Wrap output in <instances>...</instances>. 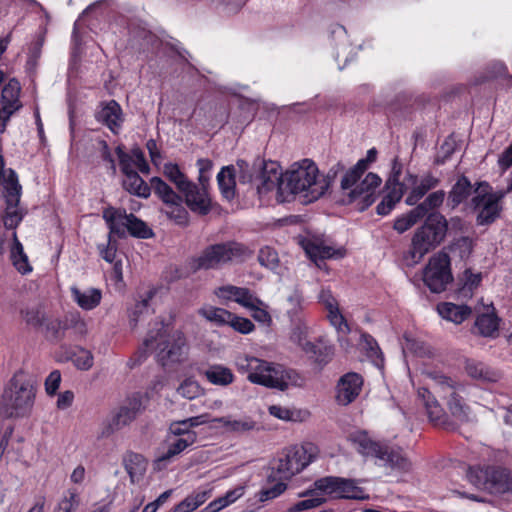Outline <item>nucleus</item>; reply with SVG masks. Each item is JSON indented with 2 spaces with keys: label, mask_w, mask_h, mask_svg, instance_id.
Wrapping results in <instances>:
<instances>
[{
  "label": "nucleus",
  "mask_w": 512,
  "mask_h": 512,
  "mask_svg": "<svg viewBox=\"0 0 512 512\" xmlns=\"http://www.w3.org/2000/svg\"><path fill=\"white\" fill-rule=\"evenodd\" d=\"M433 381L436 391L445 400L448 414L444 411L438 400L425 388H419L417 395L423 404L430 422L446 430H455L456 423L466 424L475 420V414L464 398L458 393L462 385L444 374L438 372L428 373Z\"/></svg>",
  "instance_id": "nucleus-1"
},
{
  "label": "nucleus",
  "mask_w": 512,
  "mask_h": 512,
  "mask_svg": "<svg viewBox=\"0 0 512 512\" xmlns=\"http://www.w3.org/2000/svg\"><path fill=\"white\" fill-rule=\"evenodd\" d=\"M445 198L443 190H437L430 193L426 199L416 207L423 208V217L425 221L419 227L411 242V247L405 255L407 265L413 266L419 263L423 257L438 246L446 236L448 224L445 217L439 212H431L442 205Z\"/></svg>",
  "instance_id": "nucleus-2"
},
{
  "label": "nucleus",
  "mask_w": 512,
  "mask_h": 512,
  "mask_svg": "<svg viewBox=\"0 0 512 512\" xmlns=\"http://www.w3.org/2000/svg\"><path fill=\"white\" fill-rule=\"evenodd\" d=\"M329 188V181L320 179L316 164L310 159L294 163L284 174L280 190L303 194L308 201L319 199Z\"/></svg>",
  "instance_id": "nucleus-3"
},
{
  "label": "nucleus",
  "mask_w": 512,
  "mask_h": 512,
  "mask_svg": "<svg viewBox=\"0 0 512 512\" xmlns=\"http://www.w3.org/2000/svg\"><path fill=\"white\" fill-rule=\"evenodd\" d=\"M36 388L32 379L23 371L10 379L0 401V413L6 418L28 417L34 407Z\"/></svg>",
  "instance_id": "nucleus-4"
},
{
  "label": "nucleus",
  "mask_w": 512,
  "mask_h": 512,
  "mask_svg": "<svg viewBox=\"0 0 512 512\" xmlns=\"http://www.w3.org/2000/svg\"><path fill=\"white\" fill-rule=\"evenodd\" d=\"M156 325H160V328L156 333L150 331L145 338L140 349L141 357H146L148 351L155 350L156 357L163 366L184 361L188 346L183 332L170 331L168 325H164L163 322Z\"/></svg>",
  "instance_id": "nucleus-5"
},
{
  "label": "nucleus",
  "mask_w": 512,
  "mask_h": 512,
  "mask_svg": "<svg viewBox=\"0 0 512 512\" xmlns=\"http://www.w3.org/2000/svg\"><path fill=\"white\" fill-rule=\"evenodd\" d=\"M252 251L237 241H226L207 246L194 259L195 269H219L232 263H241L248 259Z\"/></svg>",
  "instance_id": "nucleus-6"
},
{
  "label": "nucleus",
  "mask_w": 512,
  "mask_h": 512,
  "mask_svg": "<svg viewBox=\"0 0 512 512\" xmlns=\"http://www.w3.org/2000/svg\"><path fill=\"white\" fill-rule=\"evenodd\" d=\"M314 456L315 447L312 444L290 447L283 451L272 469L280 480H289L308 466Z\"/></svg>",
  "instance_id": "nucleus-7"
},
{
  "label": "nucleus",
  "mask_w": 512,
  "mask_h": 512,
  "mask_svg": "<svg viewBox=\"0 0 512 512\" xmlns=\"http://www.w3.org/2000/svg\"><path fill=\"white\" fill-rule=\"evenodd\" d=\"M103 219L109 227L110 234L124 236L127 230L132 236L142 239L150 238L153 235L152 230L145 222L133 214H127L125 210L107 208L103 211Z\"/></svg>",
  "instance_id": "nucleus-8"
},
{
  "label": "nucleus",
  "mask_w": 512,
  "mask_h": 512,
  "mask_svg": "<svg viewBox=\"0 0 512 512\" xmlns=\"http://www.w3.org/2000/svg\"><path fill=\"white\" fill-rule=\"evenodd\" d=\"M154 193L164 203L163 212L179 225L188 222V212L183 205V199L166 182L159 177L151 178Z\"/></svg>",
  "instance_id": "nucleus-9"
},
{
  "label": "nucleus",
  "mask_w": 512,
  "mask_h": 512,
  "mask_svg": "<svg viewBox=\"0 0 512 512\" xmlns=\"http://www.w3.org/2000/svg\"><path fill=\"white\" fill-rule=\"evenodd\" d=\"M452 279L450 259L446 253H438L429 259L423 271V281L431 292H443Z\"/></svg>",
  "instance_id": "nucleus-10"
},
{
  "label": "nucleus",
  "mask_w": 512,
  "mask_h": 512,
  "mask_svg": "<svg viewBox=\"0 0 512 512\" xmlns=\"http://www.w3.org/2000/svg\"><path fill=\"white\" fill-rule=\"evenodd\" d=\"M382 183L381 178L375 173H368L361 181L355 180L351 186L342 187V192L347 195L349 203H357L361 210L372 205L375 200Z\"/></svg>",
  "instance_id": "nucleus-11"
},
{
  "label": "nucleus",
  "mask_w": 512,
  "mask_h": 512,
  "mask_svg": "<svg viewBox=\"0 0 512 512\" xmlns=\"http://www.w3.org/2000/svg\"><path fill=\"white\" fill-rule=\"evenodd\" d=\"M5 200L6 207L2 214V220L5 228L15 229L22 221L24 212L19 207L21 196V185L15 171H11L7 179H5Z\"/></svg>",
  "instance_id": "nucleus-12"
},
{
  "label": "nucleus",
  "mask_w": 512,
  "mask_h": 512,
  "mask_svg": "<svg viewBox=\"0 0 512 512\" xmlns=\"http://www.w3.org/2000/svg\"><path fill=\"white\" fill-rule=\"evenodd\" d=\"M310 327L307 320L291 322L289 340L296 345L305 355L317 363L327 362L328 348H323L309 340Z\"/></svg>",
  "instance_id": "nucleus-13"
},
{
  "label": "nucleus",
  "mask_w": 512,
  "mask_h": 512,
  "mask_svg": "<svg viewBox=\"0 0 512 512\" xmlns=\"http://www.w3.org/2000/svg\"><path fill=\"white\" fill-rule=\"evenodd\" d=\"M500 197L488 192V185H481L475 190L471 199L472 207L478 211L477 223L487 225L492 223L500 213Z\"/></svg>",
  "instance_id": "nucleus-14"
},
{
  "label": "nucleus",
  "mask_w": 512,
  "mask_h": 512,
  "mask_svg": "<svg viewBox=\"0 0 512 512\" xmlns=\"http://www.w3.org/2000/svg\"><path fill=\"white\" fill-rule=\"evenodd\" d=\"M402 164L398 158L392 161L391 174L386 182V195L377 207L379 215H387L404 195V178L401 180Z\"/></svg>",
  "instance_id": "nucleus-15"
},
{
  "label": "nucleus",
  "mask_w": 512,
  "mask_h": 512,
  "mask_svg": "<svg viewBox=\"0 0 512 512\" xmlns=\"http://www.w3.org/2000/svg\"><path fill=\"white\" fill-rule=\"evenodd\" d=\"M468 478L477 488L492 492L498 491L504 486L507 475L503 469L486 466L470 468Z\"/></svg>",
  "instance_id": "nucleus-16"
},
{
  "label": "nucleus",
  "mask_w": 512,
  "mask_h": 512,
  "mask_svg": "<svg viewBox=\"0 0 512 512\" xmlns=\"http://www.w3.org/2000/svg\"><path fill=\"white\" fill-rule=\"evenodd\" d=\"M440 180L432 173H425L418 177L410 172L404 175V193L410 190L405 202L413 206L430 190L436 188Z\"/></svg>",
  "instance_id": "nucleus-17"
},
{
  "label": "nucleus",
  "mask_w": 512,
  "mask_h": 512,
  "mask_svg": "<svg viewBox=\"0 0 512 512\" xmlns=\"http://www.w3.org/2000/svg\"><path fill=\"white\" fill-rule=\"evenodd\" d=\"M316 490L335 498H360V490L353 481L340 477L327 476L314 483Z\"/></svg>",
  "instance_id": "nucleus-18"
},
{
  "label": "nucleus",
  "mask_w": 512,
  "mask_h": 512,
  "mask_svg": "<svg viewBox=\"0 0 512 512\" xmlns=\"http://www.w3.org/2000/svg\"><path fill=\"white\" fill-rule=\"evenodd\" d=\"M269 372H263L264 378L270 380V383L260 384L267 388L284 391L290 386H300L302 377L292 369H286L280 364L269 362Z\"/></svg>",
  "instance_id": "nucleus-19"
},
{
  "label": "nucleus",
  "mask_w": 512,
  "mask_h": 512,
  "mask_svg": "<svg viewBox=\"0 0 512 512\" xmlns=\"http://www.w3.org/2000/svg\"><path fill=\"white\" fill-rule=\"evenodd\" d=\"M21 90V84L16 78L9 79L1 90L0 117L7 122L23 107L20 100Z\"/></svg>",
  "instance_id": "nucleus-20"
},
{
  "label": "nucleus",
  "mask_w": 512,
  "mask_h": 512,
  "mask_svg": "<svg viewBox=\"0 0 512 512\" xmlns=\"http://www.w3.org/2000/svg\"><path fill=\"white\" fill-rule=\"evenodd\" d=\"M142 409V401L140 397L135 396L131 398L126 405L121 406L111 417L106 429L102 432V435L108 436L129 425L141 413Z\"/></svg>",
  "instance_id": "nucleus-21"
},
{
  "label": "nucleus",
  "mask_w": 512,
  "mask_h": 512,
  "mask_svg": "<svg viewBox=\"0 0 512 512\" xmlns=\"http://www.w3.org/2000/svg\"><path fill=\"white\" fill-rule=\"evenodd\" d=\"M236 366L240 373L247 374V379L253 384H267L270 380L264 378L263 372H269V362L253 356H239Z\"/></svg>",
  "instance_id": "nucleus-22"
},
{
  "label": "nucleus",
  "mask_w": 512,
  "mask_h": 512,
  "mask_svg": "<svg viewBox=\"0 0 512 512\" xmlns=\"http://www.w3.org/2000/svg\"><path fill=\"white\" fill-rule=\"evenodd\" d=\"M236 366L240 373L247 374V379L253 384H267L270 380L264 378L263 372H269V362L253 356H239Z\"/></svg>",
  "instance_id": "nucleus-23"
},
{
  "label": "nucleus",
  "mask_w": 512,
  "mask_h": 512,
  "mask_svg": "<svg viewBox=\"0 0 512 512\" xmlns=\"http://www.w3.org/2000/svg\"><path fill=\"white\" fill-rule=\"evenodd\" d=\"M363 385L361 375L349 372L343 375L336 386V401L346 406L352 403L360 394Z\"/></svg>",
  "instance_id": "nucleus-24"
},
{
  "label": "nucleus",
  "mask_w": 512,
  "mask_h": 512,
  "mask_svg": "<svg viewBox=\"0 0 512 512\" xmlns=\"http://www.w3.org/2000/svg\"><path fill=\"white\" fill-rule=\"evenodd\" d=\"M284 175L280 172V166L274 161H264L261 172L255 181L258 194L264 195L281 185Z\"/></svg>",
  "instance_id": "nucleus-25"
},
{
  "label": "nucleus",
  "mask_w": 512,
  "mask_h": 512,
  "mask_svg": "<svg viewBox=\"0 0 512 512\" xmlns=\"http://www.w3.org/2000/svg\"><path fill=\"white\" fill-rule=\"evenodd\" d=\"M301 245L307 254V256L314 261L318 266V260L324 259H339L345 254L344 249H335L329 245H326L322 240L318 238H305L301 241Z\"/></svg>",
  "instance_id": "nucleus-26"
},
{
  "label": "nucleus",
  "mask_w": 512,
  "mask_h": 512,
  "mask_svg": "<svg viewBox=\"0 0 512 512\" xmlns=\"http://www.w3.org/2000/svg\"><path fill=\"white\" fill-rule=\"evenodd\" d=\"M319 302L325 307L327 310V317L333 327L337 330V332L342 334H348L350 328L345 320L344 316L341 314L339 310L338 301L332 295L329 289H322L319 293Z\"/></svg>",
  "instance_id": "nucleus-27"
},
{
  "label": "nucleus",
  "mask_w": 512,
  "mask_h": 512,
  "mask_svg": "<svg viewBox=\"0 0 512 512\" xmlns=\"http://www.w3.org/2000/svg\"><path fill=\"white\" fill-rule=\"evenodd\" d=\"M181 192L184 194L186 205L191 211L201 215L209 213L211 200L206 189H201L196 184L190 182Z\"/></svg>",
  "instance_id": "nucleus-28"
},
{
  "label": "nucleus",
  "mask_w": 512,
  "mask_h": 512,
  "mask_svg": "<svg viewBox=\"0 0 512 512\" xmlns=\"http://www.w3.org/2000/svg\"><path fill=\"white\" fill-rule=\"evenodd\" d=\"M196 440V433H188L186 437H175L167 442V449L159 455L154 465L157 469H162L175 456L183 452L188 446L192 445Z\"/></svg>",
  "instance_id": "nucleus-29"
},
{
  "label": "nucleus",
  "mask_w": 512,
  "mask_h": 512,
  "mask_svg": "<svg viewBox=\"0 0 512 512\" xmlns=\"http://www.w3.org/2000/svg\"><path fill=\"white\" fill-rule=\"evenodd\" d=\"M215 295L223 300H233L245 308L253 306V303H258V297L244 287L233 285L221 286L215 290Z\"/></svg>",
  "instance_id": "nucleus-30"
},
{
  "label": "nucleus",
  "mask_w": 512,
  "mask_h": 512,
  "mask_svg": "<svg viewBox=\"0 0 512 512\" xmlns=\"http://www.w3.org/2000/svg\"><path fill=\"white\" fill-rule=\"evenodd\" d=\"M464 371L471 379L481 383H494L500 378V374L482 361L466 359Z\"/></svg>",
  "instance_id": "nucleus-31"
},
{
  "label": "nucleus",
  "mask_w": 512,
  "mask_h": 512,
  "mask_svg": "<svg viewBox=\"0 0 512 512\" xmlns=\"http://www.w3.org/2000/svg\"><path fill=\"white\" fill-rule=\"evenodd\" d=\"M348 441L352 446L363 456L377 457L381 452L379 442L373 440L369 434L364 430H355L348 435Z\"/></svg>",
  "instance_id": "nucleus-32"
},
{
  "label": "nucleus",
  "mask_w": 512,
  "mask_h": 512,
  "mask_svg": "<svg viewBox=\"0 0 512 512\" xmlns=\"http://www.w3.org/2000/svg\"><path fill=\"white\" fill-rule=\"evenodd\" d=\"M96 118L99 122L106 125L111 132L117 134L123 123L121 106L116 101L111 100L101 108Z\"/></svg>",
  "instance_id": "nucleus-33"
},
{
  "label": "nucleus",
  "mask_w": 512,
  "mask_h": 512,
  "mask_svg": "<svg viewBox=\"0 0 512 512\" xmlns=\"http://www.w3.org/2000/svg\"><path fill=\"white\" fill-rule=\"evenodd\" d=\"M206 380L215 386L227 387L235 380L233 371L222 364H210L200 371Z\"/></svg>",
  "instance_id": "nucleus-34"
},
{
  "label": "nucleus",
  "mask_w": 512,
  "mask_h": 512,
  "mask_svg": "<svg viewBox=\"0 0 512 512\" xmlns=\"http://www.w3.org/2000/svg\"><path fill=\"white\" fill-rule=\"evenodd\" d=\"M376 459L380 465L391 469L406 471L410 467V462L400 449H389L384 445L381 446V452L378 453Z\"/></svg>",
  "instance_id": "nucleus-35"
},
{
  "label": "nucleus",
  "mask_w": 512,
  "mask_h": 512,
  "mask_svg": "<svg viewBox=\"0 0 512 512\" xmlns=\"http://www.w3.org/2000/svg\"><path fill=\"white\" fill-rule=\"evenodd\" d=\"M376 159L377 150L375 148L369 149L365 158L358 160L352 168L344 173L342 177V187L347 188L351 186L355 180L360 179V177L369 168L370 164L375 162Z\"/></svg>",
  "instance_id": "nucleus-36"
},
{
  "label": "nucleus",
  "mask_w": 512,
  "mask_h": 512,
  "mask_svg": "<svg viewBox=\"0 0 512 512\" xmlns=\"http://www.w3.org/2000/svg\"><path fill=\"white\" fill-rule=\"evenodd\" d=\"M214 422L220 424L228 432L245 433L257 428V422L250 416H242L233 418L232 416H224L215 418Z\"/></svg>",
  "instance_id": "nucleus-37"
},
{
  "label": "nucleus",
  "mask_w": 512,
  "mask_h": 512,
  "mask_svg": "<svg viewBox=\"0 0 512 512\" xmlns=\"http://www.w3.org/2000/svg\"><path fill=\"white\" fill-rule=\"evenodd\" d=\"M71 295L73 300L83 310H92L96 308L102 299V292L97 288H88L82 291L77 287H72Z\"/></svg>",
  "instance_id": "nucleus-38"
},
{
  "label": "nucleus",
  "mask_w": 512,
  "mask_h": 512,
  "mask_svg": "<svg viewBox=\"0 0 512 512\" xmlns=\"http://www.w3.org/2000/svg\"><path fill=\"white\" fill-rule=\"evenodd\" d=\"M439 315L455 324H460L471 314V308L467 305H456L450 302H444L437 305Z\"/></svg>",
  "instance_id": "nucleus-39"
},
{
  "label": "nucleus",
  "mask_w": 512,
  "mask_h": 512,
  "mask_svg": "<svg viewBox=\"0 0 512 512\" xmlns=\"http://www.w3.org/2000/svg\"><path fill=\"white\" fill-rule=\"evenodd\" d=\"M124 466L131 482L136 483L144 476L147 469V461L141 454L129 452L124 457Z\"/></svg>",
  "instance_id": "nucleus-40"
},
{
  "label": "nucleus",
  "mask_w": 512,
  "mask_h": 512,
  "mask_svg": "<svg viewBox=\"0 0 512 512\" xmlns=\"http://www.w3.org/2000/svg\"><path fill=\"white\" fill-rule=\"evenodd\" d=\"M217 183L221 194L227 200H231L235 196V169L233 166H225L217 174Z\"/></svg>",
  "instance_id": "nucleus-41"
},
{
  "label": "nucleus",
  "mask_w": 512,
  "mask_h": 512,
  "mask_svg": "<svg viewBox=\"0 0 512 512\" xmlns=\"http://www.w3.org/2000/svg\"><path fill=\"white\" fill-rule=\"evenodd\" d=\"M123 187L129 193L142 198L149 197L152 189L151 185H147L137 172L125 175Z\"/></svg>",
  "instance_id": "nucleus-42"
},
{
  "label": "nucleus",
  "mask_w": 512,
  "mask_h": 512,
  "mask_svg": "<svg viewBox=\"0 0 512 512\" xmlns=\"http://www.w3.org/2000/svg\"><path fill=\"white\" fill-rule=\"evenodd\" d=\"M475 190L476 189H473L470 181L466 177H461L452 187L449 193V200L453 206H457L467 200L469 196L472 195L473 197Z\"/></svg>",
  "instance_id": "nucleus-43"
},
{
  "label": "nucleus",
  "mask_w": 512,
  "mask_h": 512,
  "mask_svg": "<svg viewBox=\"0 0 512 512\" xmlns=\"http://www.w3.org/2000/svg\"><path fill=\"white\" fill-rule=\"evenodd\" d=\"M209 497V490H197L182 500L173 512H192L204 504Z\"/></svg>",
  "instance_id": "nucleus-44"
},
{
  "label": "nucleus",
  "mask_w": 512,
  "mask_h": 512,
  "mask_svg": "<svg viewBox=\"0 0 512 512\" xmlns=\"http://www.w3.org/2000/svg\"><path fill=\"white\" fill-rule=\"evenodd\" d=\"M155 295L154 290H149L145 293L140 301H137L129 314V321L132 327L137 326L138 322L143 319L145 315L151 312L150 301Z\"/></svg>",
  "instance_id": "nucleus-45"
},
{
  "label": "nucleus",
  "mask_w": 512,
  "mask_h": 512,
  "mask_svg": "<svg viewBox=\"0 0 512 512\" xmlns=\"http://www.w3.org/2000/svg\"><path fill=\"white\" fill-rule=\"evenodd\" d=\"M200 316L207 321L221 326L231 321L232 313L224 308L214 306H204L198 310Z\"/></svg>",
  "instance_id": "nucleus-46"
},
{
  "label": "nucleus",
  "mask_w": 512,
  "mask_h": 512,
  "mask_svg": "<svg viewBox=\"0 0 512 512\" xmlns=\"http://www.w3.org/2000/svg\"><path fill=\"white\" fill-rule=\"evenodd\" d=\"M14 246L11 250V259L15 268L21 274H27L32 271V267L28 262V257L23 251V246L19 242L16 232H13Z\"/></svg>",
  "instance_id": "nucleus-47"
},
{
  "label": "nucleus",
  "mask_w": 512,
  "mask_h": 512,
  "mask_svg": "<svg viewBox=\"0 0 512 512\" xmlns=\"http://www.w3.org/2000/svg\"><path fill=\"white\" fill-rule=\"evenodd\" d=\"M423 218V208L415 207L408 213L398 217L393 227L398 233H404Z\"/></svg>",
  "instance_id": "nucleus-48"
},
{
  "label": "nucleus",
  "mask_w": 512,
  "mask_h": 512,
  "mask_svg": "<svg viewBox=\"0 0 512 512\" xmlns=\"http://www.w3.org/2000/svg\"><path fill=\"white\" fill-rule=\"evenodd\" d=\"M288 308L286 314L291 322H297V320H306L302 315L303 310V296L298 290H294L287 297Z\"/></svg>",
  "instance_id": "nucleus-49"
},
{
  "label": "nucleus",
  "mask_w": 512,
  "mask_h": 512,
  "mask_svg": "<svg viewBox=\"0 0 512 512\" xmlns=\"http://www.w3.org/2000/svg\"><path fill=\"white\" fill-rule=\"evenodd\" d=\"M20 314L25 323L32 328L43 327L47 317L40 306H31L21 309Z\"/></svg>",
  "instance_id": "nucleus-50"
},
{
  "label": "nucleus",
  "mask_w": 512,
  "mask_h": 512,
  "mask_svg": "<svg viewBox=\"0 0 512 512\" xmlns=\"http://www.w3.org/2000/svg\"><path fill=\"white\" fill-rule=\"evenodd\" d=\"M361 344L363 349L366 351L367 356L372 360V362L377 367H381L383 365V355L377 341L371 335L362 333Z\"/></svg>",
  "instance_id": "nucleus-51"
},
{
  "label": "nucleus",
  "mask_w": 512,
  "mask_h": 512,
  "mask_svg": "<svg viewBox=\"0 0 512 512\" xmlns=\"http://www.w3.org/2000/svg\"><path fill=\"white\" fill-rule=\"evenodd\" d=\"M164 175L176 185L178 190L181 192L191 182L180 170L179 166L175 163H166L163 167Z\"/></svg>",
  "instance_id": "nucleus-52"
},
{
  "label": "nucleus",
  "mask_w": 512,
  "mask_h": 512,
  "mask_svg": "<svg viewBox=\"0 0 512 512\" xmlns=\"http://www.w3.org/2000/svg\"><path fill=\"white\" fill-rule=\"evenodd\" d=\"M79 493L76 489L69 488L59 501L54 512H75L79 506Z\"/></svg>",
  "instance_id": "nucleus-53"
},
{
  "label": "nucleus",
  "mask_w": 512,
  "mask_h": 512,
  "mask_svg": "<svg viewBox=\"0 0 512 512\" xmlns=\"http://www.w3.org/2000/svg\"><path fill=\"white\" fill-rule=\"evenodd\" d=\"M475 324L483 336H492L498 329V319L493 314L478 316Z\"/></svg>",
  "instance_id": "nucleus-54"
},
{
  "label": "nucleus",
  "mask_w": 512,
  "mask_h": 512,
  "mask_svg": "<svg viewBox=\"0 0 512 512\" xmlns=\"http://www.w3.org/2000/svg\"><path fill=\"white\" fill-rule=\"evenodd\" d=\"M481 280V273H473L471 270H465L461 279L463 284L460 293L465 297L471 296L473 290L480 285Z\"/></svg>",
  "instance_id": "nucleus-55"
},
{
  "label": "nucleus",
  "mask_w": 512,
  "mask_h": 512,
  "mask_svg": "<svg viewBox=\"0 0 512 512\" xmlns=\"http://www.w3.org/2000/svg\"><path fill=\"white\" fill-rule=\"evenodd\" d=\"M258 261L261 266L275 270L279 265L278 253L269 246L263 247L259 251Z\"/></svg>",
  "instance_id": "nucleus-56"
},
{
  "label": "nucleus",
  "mask_w": 512,
  "mask_h": 512,
  "mask_svg": "<svg viewBox=\"0 0 512 512\" xmlns=\"http://www.w3.org/2000/svg\"><path fill=\"white\" fill-rule=\"evenodd\" d=\"M43 327L45 328L48 337L53 340H60L65 335L66 327L64 319H46Z\"/></svg>",
  "instance_id": "nucleus-57"
},
{
  "label": "nucleus",
  "mask_w": 512,
  "mask_h": 512,
  "mask_svg": "<svg viewBox=\"0 0 512 512\" xmlns=\"http://www.w3.org/2000/svg\"><path fill=\"white\" fill-rule=\"evenodd\" d=\"M253 306H248L247 309L251 311L253 319L264 325H270L272 318L268 312V306L261 299L258 298V303H253Z\"/></svg>",
  "instance_id": "nucleus-58"
},
{
  "label": "nucleus",
  "mask_w": 512,
  "mask_h": 512,
  "mask_svg": "<svg viewBox=\"0 0 512 512\" xmlns=\"http://www.w3.org/2000/svg\"><path fill=\"white\" fill-rule=\"evenodd\" d=\"M66 330H74L78 335H84L87 332V325L84 319L78 313H71L66 315L65 318Z\"/></svg>",
  "instance_id": "nucleus-59"
},
{
  "label": "nucleus",
  "mask_w": 512,
  "mask_h": 512,
  "mask_svg": "<svg viewBox=\"0 0 512 512\" xmlns=\"http://www.w3.org/2000/svg\"><path fill=\"white\" fill-rule=\"evenodd\" d=\"M200 386L197 381L185 379L177 389L178 394L186 399H194L200 394Z\"/></svg>",
  "instance_id": "nucleus-60"
},
{
  "label": "nucleus",
  "mask_w": 512,
  "mask_h": 512,
  "mask_svg": "<svg viewBox=\"0 0 512 512\" xmlns=\"http://www.w3.org/2000/svg\"><path fill=\"white\" fill-rule=\"evenodd\" d=\"M72 361L78 369L88 370L93 365V356L90 351L80 348L73 354Z\"/></svg>",
  "instance_id": "nucleus-61"
},
{
  "label": "nucleus",
  "mask_w": 512,
  "mask_h": 512,
  "mask_svg": "<svg viewBox=\"0 0 512 512\" xmlns=\"http://www.w3.org/2000/svg\"><path fill=\"white\" fill-rule=\"evenodd\" d=\"M116 154L119 159V165L121 171L124 175L135 172L133 170L134 167V158L131 154L126 153L121 146L116 148Z\"/></svg>",
  "instance_id": "nucleus-62"
},
{
  "label": "nucleus",
  "mask_w": 512,
  "mask_h": 512,
  "mask_svg": "<svg viewBox=\"0 0 512 512\" xmlns=\"http://www.w3.org/2000/svg\"><path fill=\"white\" fill-rule=\"evenodd\" d=\"M230 325L235 331L242 334H248L254 330V324L247 318L236 316L232 313Z\"/></svg>",
  "instance_id": "nucleus-63"
},
{
  "label": "nucleus",
  "mask_w": 512,
  "mask_h": 512,
  "mask_svg": "<svg viewBox=\"0 0 512 512\" xmlns=\"http://www.w3.org/2000/svg\"><path fill=\"white\" fill-rule=\"evenodd\" d=\"M287 488V485L281 480L270 488L262 489L259 492V500L265 502L280 496Z\"/></svg>",
  "instance_id": "nucleus-64"
}]
</instances>
